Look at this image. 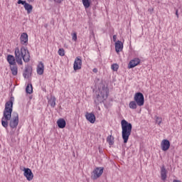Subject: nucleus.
<instances>
[{
    "label": "nucleus",
    "mask_w": 182,
    "mask_h": 182,
    "mask_svg": "<svg viewBox=\"0 0 182 182\" xmlns=\"http://www.w3.org/2000/svg\"><path fill=\"white\" fill-rule=\"evenodd\" d=\"M161 178L163 181L167 179V169H166L164 165L161 167Z\"/></svg>",
    "instance_id": "nucleus-13"
},
{
    "label": "nucleus",
    "mask_w": 182,
    "mask_h": 182,
    "mask_svg": "<svg viewBox=\"0 0 182 182\" xmlns=\"http://www.w3.org/2000/svg\"><path fill=\"white\" fill-rule=\"evenodd\" d=\"M139 63H140V58H134L129 63L128 68L129 69H133V68H136Z\"/></svg>",
    "instance_id": "nucleus-11"
},
{
    "label": "nucleus",
    "mask_w": 182,
    "mask_h": 182,
    "mask_svg": "<svg viewBox=\"0 0 182 182\" xmlns=\"http://www.w3.org/2000/svg\"><path fill=\"white\" fill-rule=\"evenodd\" d=\"M115 50L117 53H119V52H122V50H123V42L117 41L115 43Z\"/></svg>",
    "instance_id": "nucleus-15"
},
{
    "label": "nucleus",
    "mask_w": 182,
    "mask_h": 182,
    "mask_svg": "<svg viewBox=\"0 0 182 182\" xmlns=\"http://www.w3.org/2000/svg\"><path fill=\"white\" fill-rule=\"evenodd\" d=\"M134 100L136 102L137 106H144V95L139 92L135 93Z\"/></svg>",
    "instance_id": "nucleus-4"
},
{
    "label": "nucleus",
    "mask_w": 182,
    "mask_h": 182,
    "mask_svg": "<svg viewBox=\"0 0 182 182\" xmlns=\"http://www.w3.org/2000/svg\"><path fill=\"white\" fill-rule=\"evenodd\" d=\"M103 167H97L92 171V175L91 176V178L92 180H97L100 176L103 174Z\"/></svg>",
    "instance_id": "nucleus-6"
},
{
    "label": "nucleus",
    "mask_w": 182,
    "mask_h": 182,
    "mask_svg": "<svg viewBox=\"0 0 182 182\" xmlns=\"http://www.w3.org/2000/svg\"><path fill=\"white\" fill-rule=\"evenodd\" d=\"M57 124L59 129H65L66 127V121L64 119H59L57 121Z\"/></svg>",
    "instance_id": "nucleus-19"
},
{
    "label": "nucleus",
    "mask_w": 182,
    "mask_h": 182,
    "mask_svg": "<svg viewBox=\"0 0 182 182\" xmlns=\"http://www.w3.org/2000/svg\"><path fill=\"white\" fill-rule=\"evenodd\" d=\"M72 39L76 42V41H77V33H73Z\"/></svg>",
    "instance_id": "nucleus-31"
},
{
    "label": "nucleus",
    "mask_w": 182,
    "mask_h": 182,
    "mask_svg": "<svg viewBox=\"0 0 182 182\" xmlns=\"http://www.w3.org/2000/svg\"><path fill=\"white\" fill-rule=\"evenodd\" d=\"M17 4H18V5H23V6H25V4H26V1L18 0Z\"/></svg>",
    "instance_id": "nucleus-30"
},
{
    "label": "nucleus",
    "mask_w": 182,
    "mask_h": 182,
    "mask_svg": "<svg viewBox=\"0 0 182 182\" xmlns=\"http://www.w3.org/2000/svg\"><path fill=\"white\" fill-rule=\"evenodd\" d=\"M15 56H16V60L18 65H22V53L19 50V48H15Z\"/></svg>",
    "instance_id": "nucleus-8"
},
{
    "label": "nucleus",
    "mask_w": 182,
    "mask_h": 182,
    "mask_svg": "<svg viewBox=\"0 0 182 182\" xmlns=\"http://www.w3.org/2000/svg\"><path fill=\"white\" fill-rule=\"evenodd\" d=\"M21 58L26 63L31 60V54H29V50L27 48L21 47Z\"/></svg>",
    "instance_id": "nucleus-5"
},
{
    "label": "nucleus",
    "mask_w": 182,
    "mask_h": 182,
    "mask_svg": "<svg viewBox=\"0 0 182 182\" xmlns=\"http://www.w3.org/2000/svg\"><path fill=\"white\" fill-rule=\"evenodd\" d=\"M63 0H54V2H56V4H60Z\"/></svg>",
    "instance_id": "nucleus-32"
},
{
    "label": "nucleus",
    "mask_w": 182,
    "mask_h": 182,
    "mask_svg": "<svg viewBox=\"0 0 182 182\" xmlns=\"http://www.w3.org/2000/svg\"><path fill=\"white\" fill-rule=\"evenodd\" d=\"M58 55H60V56H65V50L63 48H60L58 50Z\"/></svg>",
    "instance_id": "nucleus-29"
},
{
    "label": "nucleus",
    "mask_w": 182,
    "mask_h": 182,
    "mask_svg": "<svg viewBox=\"0 0 182 182\" xmlns=\"http://www.w3.org/2000/svg\"><path fill=\"white\" fill-rule=\"evenodd\" d=\"M73 69L75 71L82 69V59H80L79 57H77L74 61Z\"/></svg>",
    "instance_id": "nucleus-10"
},
{
    "label": "nucleus",
    "mask_w": 182,
    "mask_h": 182,
    "mask_svg": "<svg viewBox=\"0 0 182 182\" xmlns=\"http://www.w3.org/2000/svg\"><path fill=\"white\" fill-rule=\"evenodd\" d=\"M122 126V136L124 140V143L126 144L129 141V137H130V134H132V129H133V125L132 123L126 121V119H122L121 121Z\"/></svg>",
    "instance_id": "nucleus-2"
},
{
    "label": "nucleus",
    "mask_w": 182,
    "mask_h": 182,
    "mask_svg": "<svg viewBox=\"0 0 182 182\" xmlns=\"http://www.w3.org/2000/svg\"><path fill=\"white\" fill-rule=\"evenodd\" d=\"M23 171V176L27 178L28 181H32V180H33V173H32V170L29 168H24Z\"/></svg>",
    "instance_id": "nucleus-7"
},
{
    "label": "nucleus",
    "mask_w": 182,
    "mask_h": 182,
    "mask_svg": "<svg viewBox=\"0 0 182 182\" xmlns=\"http://www.w3.org/2000/svg\"><path fill=\"white\" fill-rule=\"evenodd\" d=\"M129 109H137V102H136L134 100L131 101L129 104Z\"/></svg>",
    "instance_id": "nucleus-25"
},
{
    "label": "nucleus",
    "mask_w": 182,
    "mask_h": 182,
    "mask_svg": "<svg viewBox=\"0 0 182 182\" xmlns=\"http://www.w3.org/2000/svg\"><path fill=\"white\" fill-rule=\"evenodd\" d=\"M48 103L50 105L51 107H55V106H56V97H51L48 100Z\"/></svg>",
    "instance_id": "nucleus-23"
},
{
    "label": "nucleus",
    "mask_w": 182,
    "mask_h": 182,
    "mask_svg": "<svg viewBox=\"0 0 182 182\" xmlns=\"http://www.w3.org/2000/svg\"><path fill=\"white\" fill-rule=\"evenodd\" d=\"M155 120H156V123L160 125L161 124V122L163 121V119L160 117L155 116Z\"/></svg>",
    "instance_id": "nucleus-28"
},
{
    "label": "nucleus",
    "mask_w": 182,
    "mask_h": 182,
    "mask_svg": "<svg viewBox=\"0 0 182 182\" xmlns=\"http://www.w3.org/2000/svg\"><path fill=\"white\" fill-rule=\"evenodd\" d=\"M26 93H28V95H31L33 92V87H32V84H28L26 87Z\"/></svg>",
    "instance_id": "nucleus-24"
},
{
    "label": "nucleus",
    "mask_w": 182,
    "mask_h": 182,
    "mask_svg": "<svg viewBox=\"0 0 182 182\" xmlns=\"http://www.w3.org/2000/svg\"><path fill=\"white\" fill-rule=\"evenodd\" d=\"M44 70H45V65H43V63L40 62L37 65V74L43 75Z\"/></svg>",
    "instance_id": "nucleus-17"
},
{
    "label": "nucleus",
    "mask_w": 182,
    "mask_h": 182,
    "mask_svg": "<svg viewBox=\"0 0 182 182\" xmlns=\"http://www.w3.org/2000/svg\"><path fill=\"white\" fill-rule=\"evenodd\" d=\"M116 39H117V36L114 35V36H113V41H114V42H116Z\"/></svg>",
    "instance_id": "nucleus-33"
},
{
    "label": "nucleus",
    "mask_w": 182,
    "mask_h": 182,
    "mask_svg": "<svg viewBox=\"0 0 182 182\" xmlns=\"http://www.w3.org/2000/svg\"><path fill=\"white\" fill-rule=\"evenodd\" d=\"M176 15L177 16V18H178V10H176Z\"/></svg>",
    "instance_id": "nucleus-35"
},
{
    "label": "nucleus",
    "mask_w": 182,
    "mask_h": 182,
    "mask_svg": "<svg viewBox=\"0 0 182 182\" xmlns=\"http://www.w3.org/2000/svg\"><path fill=\"white\" fill-rule=\"evenodd\" d=\"M32 73V68L29 66L26 67L24 73L23 74V77L25 79L29 77Z\"/></svg>",
    "instance_id": "nucleus-18"
},
{
    "label": "nucleus",
    "mask_w": 182,
    "mask_h": 182,
    "mask_svg": "<svg viewBox=\"0 0 182 182\" xmlns=\"http://www.w3.org/2000/svg\"><path fill=\"white\" fill-rule=\"evenodd\" d=\"M24 9L26 11H27V14H31L33 9V6L29 4V3H26L24 5Z\"/></svg>",
    "instance_id": "nucleus-21"
},
{
    "label": "nucleus",
    "mask_w": 182,
    "mask_h": 182,
    "mask_svg": "<svg viewBox=\"0 0 182 182\" xmlns=\"http://www.w3.org/2000/svg\"><path fill=\"white\" fill-rule=\"evenodd\" d=\"M21 45L26 46L28 45V33H23L20 37Z\"/></svg>",
    "instance_id": "nucleus-14"
},
{
    "label": "nucleus",
    "mask_w": 182,
    "mask_h": 182,
    "mask_svg": "<svg viewBox=\"0 0 182 182\" xmlns=\"http://www.w3.org/2000/svg\"><path fill=\"white\" fill-rule=\"evenodd\" d=\"M85 117L87 119V120H88V122H90V123H95V122H96V117L95 116V114L93 113H89L87 112L85 114Z\"/></svg>",
    "instance_id": "nucleus-12"
},
{
    "label": "nucleus",
    "mask_w": 182,
    "mask_h": 182,
    "mask_svg": "<svg viewBox=\"0 0 182 182\" xmlns=\"http://www.w3.org/2000/svg\"><path fill=\"white\" fill-rule=\"evenodd\" d=\"M82 5L85 8V9H87V8L90 7V0H82Z\"/></svg>",
    "instance_id": "nucleus-26"
},
{
    "label": "nucleus",
    "mask_w": 182,
    "mask_h": 182,
    "mask_svg": "<svg viewBox=\"0 0 182 182\" xmlns=\"http://www.w3.org/2000/svg\"><path fill=\"white\" fill-rule=\"evenodd\" d=\"M28 2H32L33 0H28Z\"/></svg>",
    "instance_id": "nucleus-36"
},
{
    "label": "nucleus",
    "mask_w": 182,
    "mask_h": 182,
    "mask_svg": "<svg viewBox=\"0 0 182 182\" xmlns=\"http://www.w3.org/2000/svg\"><path fill=\"white\" fill-rule=\"evenodd\" d=\"M92 72L94 73H97V68H93Z\"/></svg>",
    "instance_id": "nucleus-34"
},
{
    "label": "nucleus",
    "mask_w": 182,
    "mask_h": 182,
    "mask_svg": "<svg viewBox=\"0 0 182 182\" xmlns=\"http://www.w3.org/2000/svg\"><path fill=\"white\" fill-rule=\"evenodd\" d=\"M10 70H11L13 76H16V75H18V66L16 64L14 65H10Z\"/></svg>",
    "instance_id": "nucleus-20"
},
{
    "label": "nucleus",
    "mask_w": 182,
    "mask_h": 182,
    "mask_svg": "<svg viewBox=\"0 0 182 182\" xmlns=\"http://www.w3.org/2000/svg\"><path fill=\"white\" fill-rule=\"evenodd\" d=\"M15 97H11L9 100L5 104V108L3 112V117L1 118V126L5 129L8 128V121L9 120V127L11 129H16L19 124V114L18 112H14L12 117V112L14 109V102Z\"/></svg>",
    "instance_id": "nucleus-1"
},
{
    "label": "nucleus",
    "mask_w": 182,
    "mask_h": 182,
    "mask_svg": "<svg viewBox=\"0 0 182 182\" xmlns=\"http://www.w3.org/2000/svg\"><path fill=\"white\" fill-rule=\"evenodd\" d=\"M111 68L114 70V72H117V70H119V65L117 63L112 64L111 65Z\"/></svg>",
    "instance_id": "nucleus-27"
},
{
    "label": "nucleus",
    "mask_w": 182,
    "mask_h": 182,
    "mask_svg": "<svg viewBox=\"0 0 182 182\" xmlns=\"http://www.w3.org/2000/svg\"><path fill=\"white\" fill-rule=\"evenodd\" d=\"M108 96L109 90L107 89V87H106V86L104 85L101 90L100 95L97 94L95 97L94 102L95 105H100V103H102L103 100H106V99H107Z\"/></svg>",
    "instance_id": "nucleus-3"
},
{
    "label": "nucleus",
    "mask_w": 182,
    "mask_h": 182,
    "mask_svg": "<svg viewBox=\"0 0 182 182\" xmlns=\"http://www.w3.org/2000/svg\"><path fill=\"white\" fill-rule=\"evenodd\" d=\"M7 62L9 63L10 66L16 65V59L12 55H7Z\"/></svg>",
    "instance_id": "nucleus-16"
},
{
    "label": "nucleus",
    "mask_w": 182,
    "mask_h": 182,
    "mask_svg": "<svg viewBox=\"0 0 182 182\" xmlns=\"http://www.w3.org/2000/svg\"><path fill=\"white\" fill-rule=\"evenodd\" d=\"M161 149L163 151H167L170 149V141L168 139H164L161 142Z\"/></svg>",
    "instance_id": "nucleus-9"
},
{
    "label": "nucleus",
    "mask_w": 182,
    "mask_h": 182,
    "mask_svg": "<svg viewBox=\"0 0 182 182\" xmlns=\"http://www.w3.org/2000/svg\"><path fill=\"white\" fill-rule=\"evenodd\" d=\"M107 141L109 146H113L114 144V137L112 135H109L107 138Z\"/></svg>",
    "instance_id": "nucleus-22"
}]
</instances>
